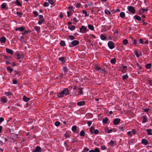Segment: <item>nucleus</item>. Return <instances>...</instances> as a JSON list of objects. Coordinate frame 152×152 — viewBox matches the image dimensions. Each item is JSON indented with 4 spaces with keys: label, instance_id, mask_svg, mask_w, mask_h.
<instances>
[{
    "label": "nucleus",
    "instance_id": "obj_7",
    "mask_svg": "<svg viewBox=\"0 0 152 152\" xmlns=\"http://www.w3.org/2000/svg\"><path fill=\"white\" fill-rule=\"evenodd\" d=\"M142 123H145L148 122V120L147 118V117L146 115L142 116Z\"/></svg>",
    "mask_w": 152,
    "mask_h": 152
},
{
    "label": "nucleus",
    "instance_id": "obj_25",
    "mask_svg": "<svg viewBox=\"0 0 152 152\" xmlns=\"http://www.w3.org/2000/svg\"><path fill=\"white\" fill-rule=\"evenodd\" d=\"M104 130L105 132L107 133H110L112 131V129L109 130L108 128L107 127L105 128Z\"/></svg>",
    "mask_w": 152,
    "mask_h": 152
},
{
    "label": "nucleus",
    "instance_id": "obj_30",
    "mask_svg": "<svg viewBox=\"0 0 152 152\" xmlns=\"http://www.w3.org/2000/svg\"><path fill=\"white\" fill-rule=\"evenodd\" d=\"M101 39L103 40H105L107 39L106 37L103 35V34H101L100 36Z\"/></svg>",
    "mask_w": 152,
    "mask_h": 152
},
{
    "label": "nucleus",
    "instance_id": "obj_14",
    "mask_svg": "<svg viewBox=\"0 0 152 152\" xmlns=\"http://www.w3.org/2000/svg\"><path fill=\"white\" fill-rule=\"evenodd\" d=\"M148 10L147 9H140L139 11V13L140 15H141L145 11H148Z\"/></svg>",
    "mask_w": 152,
    "mask_h": 152
},
{
    "label": "nucleus",
    "instance_id": "obj_59",
    "mask_svg": "<svg viewBox=\"0 0 152 152\" xmlns=\"http://www.w3.org/2000/svg\"><path fill=\"white\" fill-rule=\"evenodd\" d=\"M148 82L149 84L152 86V80H148Z\"/></svg>",
    "mask_w": 152,
    "mask_h": 152
},
{
    "label": "nucleus",
    "instance_id": "obj_43",
    "mask_svg": "<svg viewBox=\"0 0 152 152\" xmlns=\"http://www.w3.org/2000/svg\"><path fill=\"white\" fill-rule=\"evenodd\" d=\"M16 14L18 16H19L20 18H21L22 17L23 14L22 13H20L18 12H16Z\"/></svg>",
    "mask_w": 152,
    "mask_h": 152
},
{
    "label": "nucleus",
    "instance_id": "obj_19",
    "mask_svg": "<svg viewBox=\"0 0 152 152\" xmlns=\"http://www.w3.org/2000/svg\"><path fill=\"white\" fill-rule=\"evenodd\" d=\"M57 97L58 98H62L64 96L62 93V91L60 92L57 93Z\"/></svg>",
    "mask_w": 152,
    "mask_h": 152
},
{
    "label": "nucleus",
    "instance_id": "obj_11",
    "mask_svg": "<svg viewBox=\"0 0 152 152\" xmlns=\"http://www.w3.org/2000/svg\"><path fill=\"white\" fill-rule=\"evenodd\" d=\"M7 99L4 96H2L1 97V102L5 103L7 102Z\"/></svg>",
    "mask_w": 152,
    "mask_h": 152
},
{
    "label": "nucleus",
    "instance_id": "obj_36",
    "mask_svg": "<svg viewBox=\"0 0 152 152\" xmlns=\"http://www.w3.org/2000/svg\"><path fill=\"white\" fill-rule=\"evenodd\" d=\"M128 76L127 75V74H126L125 75H123L122 76V77L123 80L127 79L128 78Z\"/></svg>",
    "mask_w": 152,
    "mask_h": 152
},
{
    "label": "nucleus",
    "instance_id": "obj_62",
    "mask_svg": "<svg viewBox=\"0 0 152 152\" xmlns=\"http://www.w3.org/2000/svg\"><path fill=\"white\" fill-rule=\"evenodd\" d=\"M81 4L80 3H77L76 5V7L77 8H79L80 7Z\"/></svg>",
    "mask_w": 152,
    "mask_h": 152
},
{
    "label": "nucleus",
    "instance_id": "obj_12",
    "mask_svg": "<svg viewBox=\"0 0 152 152\" xmlns=\"http://www.w3.org/2000/svg\"><path fill=\"white\" fill-rule=\"evenodd\" d=\"M25 29V28L24 27H19V28H16L15 29V30L16 31H19L21 32L23 31Z\"/></svg>",
    "mask_w": 152,
    "mask_h": 152
},
{
    "label": "nucleus",
    "instance_id": "obj_33",
    "mask_svg": "<svg viewBox=\"0 0 152 152\" xmlns=\"http://www.w3.org/2000/svg\"><path fill=\"white\" fill-rule=\"evenodd\" d=\"M7 4L6 3H3L1 5V7L2 9H4L6 7Z\"/></svg>",
    "mask_w": 152,
    "mask_h": 152
},
{
    "label": "nucleus",
    "instance_id": "obj_49",
    "mask_svg": "<svg viewBox=\"0 0 152 152\" xmlns=\"http://www.w3.org/2000/svg\"><path fill=\"white\" fill-rule=\"evenodd\" d=\"M33 14L35 17H37L38 15V13L37 11H34L33 12Z\"/></svg>",
    "mask_w": 152,
    "mask_h": 152
},
{
    "label": "nucleus",
    "instance_id": "obj_18",
    "mask_svg": "<svg viewBox=\"0 0 152 152\" xmlns=\"http://www.w3.org/2000/svg\"><path fill=\"white\" fill-rule=\"evenodd\" d=\"M145 131L146 132L148 135H152V133H151L152 131L151 129H146L145 130Z\"/></svg>",
    "mask_w": 152,
    "mask_h": 152
},
{
    "label": "nucleus",
    "instance_id": "obj_9",
    "mask_svg": "<svg viewBox=\"0 0 152 152\" xmlns=\"http://www.w3.org/2000/svg\"><path fill=\"white\" fill-rule=\"evenodd\" d=\"M120 119L119 118H116L114 119L113 124L115 125H117L120 122Z\"/></svg>",
    "mask_w": 152,
    "mask_h": 152
},
{
    "label": "nucleus",
    "instance_id": "obj_46",
    "mask_svg": "<svg viewBox=\"0 0 152 152\" xmlns=\"http://www.w3.org/2000/svg\"><path fill=\"white\" fill-rule=\"evenodd\" d=\"M44 19H42L41 20H40L38 22V24L39 25H41L43 23V22H44L45 21Z\"/></svg>",
    "mask_w": 152,
    "mask_h": 152
},
{
    "label": "nucleus",
    "instance_id": "obj_5",
    "mask_svg": "<svg viewBox=\"0 0 152 152\" xmlns=\"http://www.w3.org/2000/svg\"><path fill=\"white\" fill-rule=\"evenodd\" d=\"M61 91L64 96L68 95L69 94V90L67 88H64Z\"/></svg>",
    "mask_w": 152,
    "mask_h": 152
},
{
    "label": "nucleus",
    "instance_id": "obj_35",
    "mask_svg": "<svg viewBox=\"0 0 152 152\" xmlns=\"http://www.w3.org/2000/svg\"><path fill=\"white\" fill-rule=\"evenodd\" d=\"M120 16L122 18H124L125 15V14L124 12H121L119 14Z\"/></svg>",
    "mask_w": 152,
    "mask_h": 152
},
{
    "label": "nucleus",
    "instance_id": "obj_45",
    "mask_svg": "<svg viewBox=\"0 0 152 152\" xmlns=\"http://www.w3.org/2000/svg\"><path fill=\"white\" fill-rule=\"evenodd\" d=\"M82 13L83 14H85V17L88 16V15L87 14V11L85 10H82Z\"/></svg>",
    "mask_w": 152,
    "mask_h": 152
},
{
    "label": "nucleus",
    "instance_id": "obj_16",
    "mask_svg": "<svg viewBox=\"0 0 152 152\" xmlns=\"http://www.w3.org/2000/svg\"><path fill=\"white\" fill-rule=\"evenodd\" d=\"M6 52L8 53H10L11 55L13 54V51L10 49L6 48Z\"/></svg>",
    "mask_w": 152,
    "mask_h": 152
},
{
    "label": "nucleus",
    "instance_id": "obj_15",
    "mask_svg": "<svg viewBox=\"0 0 152 152\" xmlns=\"http://www.w3.org/2000/svg\"><path fill=\"white\" fill-rule=\"evenodd\" d=\"M133 18L135 20H137L138 21H140L142 19L141 18L137 15H135L133 16Z\"/></svg>",
    "mask_w": 152,
    "mask_h": 152
},
{
    "label": "nucleus",
    "instance_id": "obj_58",
    "mask_svg": "<svg viewBox=\"0 0 152 152\" xmlns=\"http://www.w3.org/2000/svg\"><path fill=\"white\" fill-rule=\"evenodd\" d=\"M68 9H69V10L70 11H73L74 10L73 9V7L72 6H70L68 7Z\"/></svg>",
    "mask_w": 152,
    "mask_h": 152
},
{
    "label": "nucleus",
    "instance_id": "obj_29",
    "mask_svg": "<svg viewBox=\"0 0 152 152\" xmlns=\"http://www.w3.org/2000/svg\"><path fill=\"white\" fill-rule=\"evenodd\" d=\"M17 56L18 57L17 58L18 59H20L21 58H23L24 57V56L23 55H20L19 53H17Z\"/></svg>",
    "mask_w": 152,
    "mask_h": 152
},
{
    "label": "nucleus",
    "instance_id": "obj_31",
    "mask_svg": "<svg viewBox=\"0 0 152 152\" xmlns=\"http://www.w3.org/2000/svg\"><path fill=\"white\" fill-rule=\"evenodd\" d=\"M75 26H72L68 27V28L72 31H73L75 29Z\"/></svg>",
    "mask_w": 152,
    "mask_h": 152
},
{
    "label": "nucleus",
    "instance_id": "obj_51",
    "mask_svg": "<svg viewBox=\"0 0 152 152\" xmlns=\"http://www.w3.org/2000/svg\"><path fill=\"white\" fill-rule=\"evenodd\" d=\"M110 144L111 146L112 147H113L114 146V141H113L112 140H111L110 142Z\"/></svg>",
    "mask_w": 152,
    "mask_h": 152
},
{
    "label": "nucleus",
    "instance_id": "obj_1",
    "mask_svg": "<svg viewBox=\"0 0 152 152\" xmlns=\"http://www.w3.org/2000/svg\"><path fill=\"white\" fill-rule=\"evenodd\" d=\"M67 39L73 40L71 42H69V47H73L78 45L79 43V42L77 40H75V38L74 36L69 35L67 36L66 38Z\"/></svg>",
    "mask_w": 152,
    "mask_h": 152
},
{
    "label": "nucleus",
    "instance_id": "obj_2",
    "mask_svg": "<svg viewBox=\"0 0 152 152\" xmlns=\"http://www.w3.org/2000/svg\"><path fill=\"white\" fill-rule=\"evenodd\" d=\"M108 47L110 49H112L115 47L114 43L112 41L109 42L107 43Z\"/></svg>",
    "mask_w": 152,
    "mask_h": 152
},
{
    "label": "nucleus",
    "instance_id": "obj_40",
    "mask_svg": "<svg viewBox=\"0 0 152 152\" xmlns=\"http://www.w3.org/2000/svg\"><path fill=\"white\" fill-rule=\"evenodd\" d=\"M104 13L105 14H107V15H110L111 14L110 11L106 9L105 10Z\"/></svg>",
    "mask_w": 152,
    "mask_h": 152
},
{
    "label": "nucleus",
    "instance_id": "obj_24",
    "mask_svg": "<svg viewBox=\"0 0 152 152\" xmlns=\"http://www.w3.org/2000/svg\"><path fill=\"white\" fill-rule=\"evenodd\" d=\"M23 101L25 102H27L30 100V98H27L25 96H24L23 98Z\"/></svg>",
    "mask_w": 152,
    "mask_h": 152
},
{
    "label": "nucleus",
    "instance_id": "obj_48",
    "mask_svg": "<svg viewBox=\"0 0 152 152\" xmlns=\"http://www.w3.org/2000/svg\"><path fill=\"white\" fill-rule=\"evenodd\" d=\"M5 95L7 96H9V95H11L12 94V93L11 92H5Z\"/></svg>",
    "mask_w": 152,
    "mask_h": 152
},
{
    "label": "nucleus",
    "instance_id": "obj_22",
    "mask_svg": "<svg viewBox=\"0 0 152 152\" xmlns=\"http://www.w3.org/2000/svg\"><path fill=\"white\" fill-rule=\"evenodd\" d=\"M118 129L120 131H124V125H121L118 127Z\"/></svg>",
    "mask_w": 152,
    "mask_h": 152
},
{
    "label": "nucleus",
    "instance_id": "obj_61",
    "mask_svg": "<svg viewBox=\"0 0 152 152\" xmlns=\"http://www.w3.org/2000/svg\"><path fill=\"white\" fill-rule=\"evenodd\" d=\"M105 71L104 69H101L100 70V72L102 73H104L105 72Z\"/></svg>",
    "mask_w": 152,
    "mask_h": 152
},
{
    "label": "nucleus",
    "instance_id": "obj_10",
    "mask_svg": "<svg viewBox=\"0 0 152 152\" xmlns=\"http://www.w3.org/2000/svg\"><path fill=\"white\" fill-rule=\"evenodd\" d=\"M41 151V148L39 146H37L36 147L35 149L33 151V152H40Z\"/></svg>",
    "mask_w": 152,
    "mask_h": 152
},
{
    "label": "nucleus",
    "instance_id": "obj_47",
    "mask_svg": "<svg viewBox=\"0 0 152 152\" xmlns=\"http://www.w3.org/2000/svg\"><path fill=\"white\" fill-rule=\"evenodd\" d=\"M128 43V41L127 39H124L123 41V44L124 45H126Z\"/></svg>",
    "mask_w": 152,
    "mask_h": 152
},
{
    "label": "nucleus",
    "instance_id": "obj_53",
    "mask_svg": "<svg viewBox=\"0 0 152 152\" xmlns=\"http://www.w3.org/2000/svg\"><path fill=\"white\" fill-rule=\"evenodd\" d=\"M66 138H69L70 137V135L68 133H66L64 134Z\"/></svg>",
    "mask_w": 152,
    "mask_h": 152
},
{
    "label": "nucleus",
    "instance_id": "obj_13",
    "mask_svg": "<svg viewBox=\"0 0 152 152\" xmlns=\"http://www.w3.org/2000/svg\"><path fill=\"white\" fill-rule=\"evenodd\" d=\"M66 59V58L64 57H62L58 58V60L63 64H64L65 62Z\"/></svg>",
    "mask_w": 152,
    "mask_h": 152
},
{
    "label": "nucleus",
    "instance_id": "obj_57",
    "mask_svg": "<svg viewBox=\"0 0 152 152\" xmlns=\"http://www.w3.org/2000/svg\"><path fill=\"white\" fill-rule=\"evenodd\" d=\"M48 3H50L51 5H53L54 4V1L53 0H48Z\"/></svg>",
    "mask_w": 152,
    "mask_h": 152
},
{
    "label": "nucleus",
    "instance_id": "obj_21",
    "mask_svg": "<svg viewBox=\"0 0 152 152\" xmlns=\"http://www.w3.org/2000/svg\"><path fill=\"white\" fill-rule=\"evenodd\" d=\"M6 39L4 37H1L0 39V41L1 43H5L6 42Z\"/></svg>",
    "mask_w": 152,
    "mask_h": 152
},
{
    "label": "nucleus",
    "instance_id": "obj_26",
    "mask_svg": "<svg viewBox=\"0 0 152 152\" xmlns=\"http://www.w3.org/2000/svg\"><path fill=\"white\" fill-rule=\"evenodd\" d=\"M77 126H73L72 128V130L74 132H76L77 131Z\"/></svg>",
    "mask_w": 152,
    "mask_h": 152
},
{
    "label": "nucleus",
    "instance_id": "obj_27",
    "mask_svg": "<svg viewBox=\"0 0 152 152\" xmlns=\"http://www.w3.org/2000/svg\"><path fill=\"white\" fill-rule=\"evenodd\" d=\"M34 28L38 32H39V30L40 29V27L37 26H35Z\"/></svg>",
    "mask_w": 152,
    "mask_h": 152
},
{
    "label": "nucleus",
    "instance_id": "obj_8",
    "mask_svg": "<svg viewBox=\"0 0 152 152\" xmlns=\"http://www.w3.org/2000/svg\"><path fill=\"white\" fill-rule=\"evenodd\" d=\"M141 143L144 145H146L149 144L148 141L145 138H143L142 139Z\"/></svg>",
    "mask_w": 152,
    "mask_h": 152
},
{
    "label": "nucleus",
    "instance_id": "obj_44",
    "mask_svg": "<svg viewBox=\"0 0 152 152\" xmlns=\"http://www.w3.org/2000/svg\"><path fill=\"white\" fill-rule=\"evenodd\" d=\"M151 63H149L146 65V67L148 69H149L151 68Z\"/></svg>",
    "mask_w": 152,
    "mask_h": 152
},
{
    "label": "nucleus",
    "instance_id": "obj_50",
    "mask_svg": "<svg viewBox=\"0 0 152 152\" xmlns=\"http://www.w3.org/2000/svg\"><path fill=\"white\" fill-rule=\"evenodd\" d=\"M123 71L122 72H125L127 70V67L126 66H123Z\"/></svg>",
    "mask_w": 152,
    "mask_h": 152
},
{
    "label": "nucleus",
    "instance_id": "obj_54",
    "mask_svg": "<svg viewBox=\"0 0 152 152\" xmlns=\"http://www.w3.org/2000/svg\"><path fill=\"white\" fill-rule=\"evenodd\" d=\"M56 126H58L60 124V123L58 121H56L54 124Z\"/></svg>",
    "mask_w": 152,
    "mask_h": 152
},
{
    "label": "nucleus",
    "instance_id": "obj_37",
    "mask_svg": "<svg viewBox=\"0 0 152 152\" xmlns=\"http://www.w3.org/2000/svg\"><path fill=\"white\" fill-rule=\"evenodd\" d=\"M63 70L64 71L65 74L68 71V69L66 66L63 67Z\"/></svg>",
    "mask_w": 152,
    "mask_h": 152
},
{
    "label": "nucleus",
    "instance_id": "obj_42",
    "mask_svg": "<svg viewBox=\"0 0 152 152\" xmlns=\"http://www.w3.org/2000/svg\"><path fill=\"white\" fill-rule=\"evenodd\" d=\"M85 135V132L83 130H82L80 133V135L81 137H84Z\"/></svg>",
    "mask_w": 152,
    "mask_h": 152
},
{
    "label": "nucleus",
    "instance_id": "obj_55",
    "mask_svg": "<svg viewBox=\"0 0 152 152\" xmlns=\"http://www.w3.org/2000/svg\"><path fill=\"white\" fill-rule=\"evenodd\" d=\"M92 122L91 121H88L87 122V124L88 126H90L92 124Z\"/></svg>",
    "mask_w": 152,
    "mask_h": 152
},
{
    "label": "nucleus",
    "instance_id": "obj_39",
    "mask_svg": "<svg viewBox=\"0 0 152 152\" xmlns=\"http://www.w3.org/2000/svg\"><path fill=\"white\" fill-rule=\"evenodd\" d=\"M133 44L135 46H137L138 44V42L135 39H134L133 40Z\"/></svg>",
    "mask_w": 152,
    "mask_h": 152
},
{
    "label": "nucleus",
    "instance_id": "obj_63",
    "mask_svg": "<svg viewBox=\"0 0 152 152\" xmlns=\"http://www.w3.org/2000/svg\"><path fill=\"white\" fill-rule=\"evenodd\" d=\"M101 149L102 150H106L107 149V148L105 147V146L104 145H103V146H101Z\"/></svg>",
    "mask_w": 152,
    "mask_h": 152
},
{
    "label": "nucleus",
    "instance_id": "obj_32",
    "mask_svg": "<svg viewBox=\"0 0 152 152\" xmlns=\"http://www.w3.org/2000/svg\"><path fill=\"white\" fill-rule=\"evenodd\" d=\"M6 69L7 70L10 71V73H11L13 71V69L11 68L10 66H8Z\"/></svg>",
    "mask_w": 152,
    "mask_h": 152
},
{
    "label": "nucleus",
    "instance_id": "obj_60",
    "mask_svg": "<svg viewBox=\"0 0 152 152\" xmlns=\"http://www.w3.org/2000/svg\"><path fill=\"white\" fill-rule=\"evenodd\" d=\"M89 151V149L87 148H86L83 149L84 152H87Z\"/></svg>",
    "mask_w": 152,
    "mask_h": 152
},
{
    "label": "nucleus",
    "instance_id": "obj_6",
    "mask_svg": "<svg viewBox=\"0 0 152 152\" xmlns=\"http://www.w3.org/2000/svg\"><path fill=\"white\" fill-rule=\"evenodd\" d=\"M78 90H79V93L77 94L76 91H74L75 94L77 95L80 94L83 95V88H78Z\"/></svg>",
    "mask_w": 152,
    "mask_h": 152
},
{
    "label": "nucleus",
    "instance_id": "obj_38",
    "mask_svg": "<svg viewBox=\"0 0 152 152\" xmlns=\"http://www.w3.org/2000/svg\"><path fill=\"white\" fill-rule=\"evenodd\" d=\"M88 28L91 30H94V27L93 25L89 24L88 25Z\"/></svg>",
    "mask_w": 152,
    "mask_h": 152
},
{
    "label": "nucleus",
    "instance_id": "obj_34",
    "mask_svg": "<svg viewBox=\"0 0 152 152\" xmlns=\"http://www.w3.org/2000/svg\"><path fill=\"white\" fill-rule=\"evenodd\" d=\"M60 45L62 46H65L66 45L65 42L64 40H61L60 42Z\"/></svg>",
    "mask_w": 152,
    "mask_h": 152
},
{
    "label": "nucleus",
    "instance_id": "obj_28",
    "mask_svg": "<svg viewBox=\"0 0 152 152\" xmlns=\"http://www.w3.org/2000/svg\"><path fill=\"white\" fill-rule=\"evenodd\" d=\"M108 120V118L107 117H105L103 118L102 120V123L103 124H105L107 123Z\"/></svg>",
    "mask_w": 152,
    "mask_h": 152
},
{
    "label": "nucleus",
    "instance_id": "obj_17",
    "mask_svg": "<svg viewBox=\"0 0 152 152\" xmlns=\"http://www.w3.org/2000/svg\"><path fill=\"white\" fill-rule=\"evenodd\" d=\"M85 102L84 101H81L77 103V104L79 106H81L84 105Z\"/></svg>",
    "mask_w": 152,
    "mask_h": 152
},
{
    "label": "nucleus",
    "instance_id": "obj_64",
    "mask_svg": "<svg viewBox=\"0 0 152 152\" xmlns=\"http://www.w3.org/2000/svg\"><path fill=\"white\" fill-rule=\"evenodd\" d=\"M94 151H95V152H99L100 151L98 149V148H95L94 150Z\"/></svg>",
    "mask_w": 152,
    "mask_h": 152
},
{
    "label": "nucleus",
    "instance_id": "obj_23",
    "mask_svg": "<svg viewBox=\"0 0 152 152\" xmlns=\"http://www.w3.org/2000/svg\"><path fill=\"white\" fill-rule=\"evenodd\" d=\"M95 130V128L93 126H91L89 129V131L90 132L91 134H93V132Z\"/></svg>",
    "mask_w": 152,
    "mask_h": 152
},
{
    "label": "nucleus",
    "instance_id": "obj_56",
    "mask_svg": "<svg viewBox=\"0 0 152 152\" xmlns=\"http://www.w3.org/2000/svg\"><path fill=\"white\" fill-rule=\"evenodd\" d=\"M95 134H97L99 133V131L97 129H95L94 131L93 132Z\"/></svg>",
    "mask_w": 152,
    "mask_h": 152
},
{
    "label": "nucleus",
    "instance_id": "obj_3",
    "mask_svg": "<svg viewBox=\"0 0 152 152\" xmlns=\"http://www.w3.org/2000/svg\"><path fill=\"white\" fill-rule=\"evenodd\" d=\"M128 10L132 13L134 14L135 13V10L134 7L132 6H129L127 7Z\"/></svg>",
    "mask_w": 152,
    "mask_h": 152
},
{
    "label": "nucleus",
    "instance_id": "obj_20",
    "mask_svg": "<svg viewBox=\"0 0 152 152\" xmlns=\"http://www.w3.org/2000/svg\"><path fill=\"white\" fill-rule=\"evenodd\" d=\"M15 4H16L18 6L21 7L22 6V3L20 2L18 0H16L15 2H14Z\"/></svg>",
    "mask_w": 152,
    "mask_h": 152
},
{
    "label": "nucleus",
    "instance_id": "obj_4",
    "mask_svg": "<svg viewBox=\"0 0 152 152\" xmlns=\"http://www.w3.org/2000/svg\"><path fill=\"white\" fill-rule=\"evenodd\" d=\"M87 30V27L84 26H82L80 28V32L83 33H84L86 32Z\"/></svg>",
    "mask_w": 152,
    "mask_h": 152
},
{
    "label": "nucleus",
    "instance_id": "obj_41",
    "mask_svg": "<svg viewBox=\"0 0 152 152\" xmlns=\"http://www.w3.org/2000/svg\"><path fill=\"white\" fill-rule=\"evenodd\" d=\"M116 59L115 58H112L110 60V63L113 64H115L116 62Z\"/></svg>",
    "mask_w": 152,
    "mask_h": 152
},
{
    "label": "nucleus",
    "instance_id": "obj_52",
    "mask_svg": "<svg viewBox=\"0 0 152 152\" xmlns=\"http://www.w3.org/2000/svg\"><path fill=\"white\" fill-rule=\"evenodd\" d=\"M49 5V3L48 2H45L43 4V6L45 7L48 6Z\"/></svg>",
    "mask_w": 152,
    "mask_h": 152
}]
</instances>
